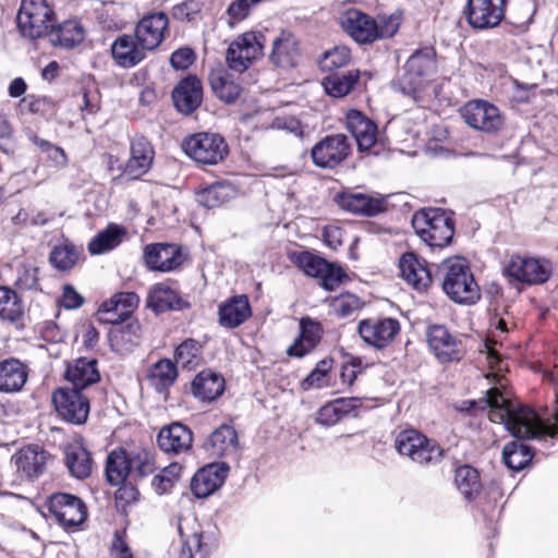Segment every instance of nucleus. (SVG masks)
I'll use <instances>...</instances> for the list:
<instances>
[{
    "mask_svg": "<svg viewBox=\"0 0 558 558\" xmlns=\"http://www.w3.org/2000/svg\"><path fill=\"white\" fill-rule=\"evenodd\" d=\"M230 473L226 461H214L201 466L190 481V490L197 499H206L218 492Z\"/></svg>",
    "mask_w": 558,
    "mask_h": 558,
    "instance_id": "obj_14",
    "label": "nucleus"
},
{
    "mask_svg": "<svg viewBox=\"0 0 558 558\" xmlns=\"http://www.w3.org/2000/svg\"><path fill=\"white\" fill-rule=\"evenodd\" d=\"M185 154L198 163L214 166L221 162L229 154L225 138L216 133H196L183 143Z\"/></svg>",
    "mask_w": 558,
    "mask_h": 558,
    "instance_id": "obj_11",
    "label": "nucleus"
},
{
    "mask_svg": "<svg viewBox=\"0 0 558 558\" xmlns=\"http://www.w3.org/2000/svg\"><path fill=\"white\" fill-rule=\"evenodd\" d=\"M515 327L517 323L509 306H505L501 312L495 308L489 317L490 336L486 339L485 345L487 348L501 347L504 338Z\"/></svg>",
    "mask_w": 558,
    "mask_h": 558,
    "instance_id": "obj_44",
    "label": "nucleus"
},
{
    "mask_svg": "<svg viewBox=\"0 0 558 558\" xmlns=\"http://www.w3.org/2000/svg\"><path fill=\"white\" fill-rule=\"evenodd\" d=\"M428 348L441 364L452 363L461 359L458 345L461 341L451 335L447 326L430 324L425 329Z\"/></svg>",
    "mask_w": 558,
    "mask_h": 558,
    "instance_id": "obj_21",
    "label": "nucleus"
},
{
    "mask_svg": "<svg viewBox=\"0 0 558 558\" xmlns=\"http://www.w3.org/2000/svg\"><path fill=\"white\" fill-rule=\"evenodd\" d=\"M351 60V52L347 47H336L327 51L319 64L324 71H333L347 65Z\"/></svg>",
    "mask_w": 558,
    "mask_h": 558,
    "instance_id": "obj_59",
    "label": "nucleus"
},
{
    "mask_svg": "<svg viewBox=\"0 0 558 558\" xmlns=\"http://www.w3.org/2000/svg\"><path fill=\"white\" fill-rule=\"evenodd\" d=\"M241 193L240 186L229 180L211 183L196 193L197 203L206 208L219 207Z\"/></svg>",
    "mask_w": 558,
    "mask_h": 558,
    "instance_id": "obj_38",
    "label": "nucleus"
},
{
    "mask_svg": "<svg viewBox=\"0 0 558 558\" xmlns=\"http://www.w3.org/2000/svg\"><path fill=\"white\" fill-rule=\"evenodd\" d=\"M463 121L472 129L484 133H496L504 125L499 109L485 100H471L461 108Z\"/></svg>",
    "mask_w": 558,
    "mask_h": 558,
    "instance_id": "obj_15",
    "label": "nucleus"
},
{
    "mask_svg": "<svg viewBox=\"0 0 558 558\" xmlns=\"http://www.w3.org/2000/svg\"><path fill=\"white\" fill-rule=\"evenodd\" d=\"M23 316L22 296L9 286H0V318L10 323H17Z\"/></svg>",
    "mask_w": 558,
    "mask_h": 558,
    "instance_id": "obj_49",
    "label": "nucleus"
},
{
    "mask_svg": "<svg viewBox=\"0 0 558 558\" xmlns=\"http://www.w3.org/2000/svg\"><path fill=\"white\" fill-rule=\"evenodd\" d=\"M182 466L178 462H171L163 468L153 478L151 485L158 495H165L171 492L175 483L179 481Z\"/></svg>",
    "mask_w": 558,
    "mask_h": 558,
    "instance_id": "obj_53",
    "label": "nucleus"
},
{
    "mask_svg": "<svg viewBox=\"0 0 558 558\" xmlns=\"http://www.w3.org/2000/svg\"><path fill=\"white\" fill-rule=\"evenodd\" d=\"M118 489L114 493L116 510L121 515H128V507L137 501L140 492L128 480L117 485Z\"/></svg>",
    "mask_w": 558,
    "mask_h": 558,
    "instance_id": "obj_57",
    "label": "nucleus"
},
{
    "mask_svg": "<svg viewBox=\"0 0 558 558\" xmlns=\"http://www.w3.org/2000/svg\"><path fill=\"white\" fill-rule=\"evenodd\" d=\"M434 68L435 60L432 49L426 48L415 51L405 62L403 73L396 83L398 90L416 100L417 93L434 71Z\"/></svg>",
    "mask_w": 558,
    "mask_h": 558,
    "instance_id": "obj_8",
    "label": "nucleus"
},
{
    "mask_svg": "<svg viewBox=\"0 0 558 558\" xmlns=\"http://www.w3.org/2000/svg\"><path fill=\"white\" fill-rule=\"evenodd\" d=\"M226 390V379L217 371L205 368L198 372L190 384L192 396L204 403H213Z\"/></svg>",
    "mask_w": 558,
    "mask_h": 558,
    "instance_id": "obj_27",
    "label": "nucleus"
},
{
    "mask_svg": "<svg viewBox=\"0 0 558 558\" xmlns=\"http://www.w3.org/2000/svg\"><path fill=\"white\" fill-rule=\"evenodd\" d=\"M299 47L295 38L289 32L281 31L272 41L270 59L275 65L282 69H290L299 61Z\"/></svg>",
    "mask_w": 558,
    "mask_h": 558,
    "instance_id": "obj_39",
    "label": "nucleus"
},
{
    "mask_svg": "<svg viewBox=\"0 0 558 558\" xmlns=\"http://www.w3.org/2000/svg\"><path fill=\"white\" fill-rule=\"evenodd\" d=\"M85 29L76 20L65 21L56 29H51L48 38L51 45L72 49L83 43Z\"/></svg>",
    "mask_w": 558,
    "mask_h": 558,
    "instance_id": "obj_43",
    "label": "nucleus"
},
{
    "mask_svg": "<svg viewBox=\"0 0 558 558\" xmlns=\"http://www.w3.org/2000/svg\"><path fill=\"white\" fill-rule=\"evenodd\" d=\"M137 456L123 447L112 449L105 461V478L110 486H117L128 480L134 472V461Z\"/></svg>",
    "mask_w": 558,
    "mask_h": 558,
    "instance_id": "obj_29",
    "label": "nucleus"
},
{
    "mask_svg": "<svg viewBox=\"0 0 558 558\" xmlns=\"http://www.w3.org/2000/svg\"><path fill=\"white\" fill-rule=\"evenodd\" d=\"M343 31L359 44H371L378 39L376 20L355 10L345 11L340 17Z\"/></svg>",
    "mask_w": 558,
    "mask_h": 558,
    "instance_id": "obj_26",
    "label": "nucleus"
},
{
    "mask_svg": "<svg viewBox=\"0 0 558 558\" xmlns=\"http://www.w3.org/2000/svg\"><path fill=\"white\" fill-rule=\"evenodd\" d=\"M52 20L53 11L45 0H23L16 17L19 31L28 39L48 35Z\"/></svg>",
    "mask_w": 558,
    "mask_h": 558,
    "instance_id": "obj_10",
    "label": "nucleus"
},
{
    "mask_svg": "<svg viewBox=\"0 0 558 558\" xmlns=\"http://www.w3.org/2000/svg\"><path fill=\"white\" fill-rule=\"evenodd\" d=\"M107 340L112 352H118L119 342L123 343L128 350L137 347L142 340V325L135 318L129 320L121 328H110L107 332Z\"/></svg>",
    "mask_w": 558,
    "mask_h": 558,
    "instance_id": "obj_46",
    "label": "nucleus"
},
{
    "mask_svg": "<svg viewBox=\"0 0 558 558\" xmlns=\"http://www.w3.org/2000/svg\"><path fill=\"white\" fill-rule=\"evenodd\" d=\"M46 508L68 533L80 531L88 519L86 502L72 493H52L46 499Z\"/></svg>",
    "mask_w": 558,
    "mask_h": 558,
    "instance_id": "obj_6",
    "label": "nucleus"
},
{
    "mask_svg": "<svg viewBox=\"0 0 558 558\" xmlns=\"http://www.w3.org/2000/svg\"><path fill=\"white\" fill-rule=\"evenodd\" d=\"M202 350L203 345L199 341L194 338H186L174 348V363H181L185 367L201 356Z\"/></svg>",
    "mask_w": 558,
    "mask_h": 558,
    "instance_id": "obj_56",
    "label": "nucleus"
},
{
    "mask_svg": "<svg viewBox=\"0 0 558 558\" xmlns=\"http://www.w3.org/2000/svg\"><path fill=\"white\" fill-rule=\"evenodd\" d=\"M399 276L418 292L427 291L433 283L429 263L414 251H405L399 257Z\"/></svg>",
    "mask_w": 558,
    "mask_h": 558,
    "instance_id": "obj_18",
    "label": "nucleus"
},
{
    "mask_svg": "<svg viewBox=\"0 0 558 558\" xmlns=\"http://www.w3.org/2000/svg\"><path fill=\"white\" fill-rule=\"evenodd\" d=\"M28 379L27 366L16 357L0 361V392H20Z\"/></svg>",
    "mask_w": 558,
    "mask_h": 558,
    "instance_id": "obj_36",
    "label": "nucleus"
},
{
    "mask_svg": "<svg viewBox=\"0 0 558 558\" xmlns=\"http://www.w3.org/2000/svg\"><path fill=\"white\" fill-rule=\"evenodd\" d=\"M359 71L333 73L324 78L323 85L326 93L332 97L347 96L357 83Z\"/></svg>",
    "mask_w": 558,
    "mask_h": 558,
    "instance_id": "obj_51",
    "label": "nucleus"
},
{
    "mask_svg": "<svg viewBox=\"0 0 558 558\" xmlns=\"http://www.w3.org/2000/svg\"><path fill=\"white\" fill-rule=\"evenodd\" d=\"M324 328L320 322L310 316H303L299 320V335L293 343L287 348V355L302 359L311 353L322 341Z\"/></svg>",
    "mask_w": 558,
    "mask_h": 558,
    "instance_id": "obj_24",
    "label": "nucleus"
},
{
    "mask_svg": "<svg viewBox=\"0 0 558 558\" xmlns=\"http://www.w3.org/2000/svg\"><path fill=\"white\" fill-rule=\"evenodd\" d=\"M29 141L36 145L43 153L47 155L56 165H64L66 156L62 148L53 145L52 143L40 138L34 133L28 134Z\"/></svg>",
    "mask_w": 558,
    "mask_h": 558,
    "instance_id": "obj_60",
    "label": "nucleus"
},
{
    "mask_svg": "<svg viewBox=\"0 0 558 558\" xmlns=\"http://www.w3.org/2000/svg\"><path fill=\"white\" fill-rule=\"evenodd\" d=\"M505 8L506 0H468L463 13L472 28L489 29L500 24Z\"/></svg>",
    "mask_w": 558,
    "mask_h": 558,
    "instance_id": "obj_17",
    "label": "nucleus"
},
{
    "mask_svg": "<svg viewBox=\"0 0 558 558\" xmlns=\"http://www.w3.org/2000/svg\"><path fill=\"white\" fill-rule=\"evenodd\" d=\"M96 357L78 356L65 361L63 379L71 384V388L86 390L101 380V373Z\"/></svg>",
    "mask_w": 558,
    "mask_h": 558,
    "instance_id": "obj_20",
    "label": "nucleus"
},
{
    "mask_svg": "<svg viewBox=\"0 0 558 558\" xmlns=\"http://www.w3.org/2000/svg\"><path fill=\"white\" fill-rule=\"evenodd\" d=\"M57 415L73 425H84L90 413V400L84 391L68 386L57 387L51 393Z\"/></svg>",
    "mask_w": 558,
    "mask_h": 558,
    "instance_id": "obj_7",
    "label": "nucleus"
},
{
    "mask_svg": "<svg viewBox=\"0 0 558 558\" xmlns=\"http://www.w3.org/2000/svg\"><path fill=\"white\" fill-rule=\"evenodd\" d=\"M146 307L155 315L166 312H182L191 308V303L166 282L153 284L146 298Z\"/></svg>",
    "mask_w": 558,
    "mask_h": 558,
    "instance_id": "obj_23",
    "label": "nucleus"
},
{
    "mask_svg": "<svg viewBox=\"0 0 558 558\" xmlns=\"http://www.w3.org/2000/svg\"><path fill=\"white\" fill-rule=\"evenodd\" d=\"M265 36L258 32H245L228 47L226 62L231 71L243 73L263 56Z\"/></svg>",
    "mask_w": 558,
    "mask_h": 558,
    "instance_id": "obj_12",
    "label": "nucleus"
},
{
    "mask_svg": "<svg viewBox=\"0 0 558 558\" xmlns=\"http://www.w3.org/2000/svg\"><path fill=\"white\" fill-rule=\"evenodd\" d=\"M395 449L421 466L438 465L448 453L436 439L415 428L400 430L395 438Z\"/></svg>",
    "mask_w": 558,
    "mask_h": 558,
    "instance_id": "obj_4",
    "label": "nucleus"
},
{
    "mask_svg": "<svg viewBox=\"0 0 558 558\" xmlns=\"http://www.w3.org/2000/svg\"><path fill=\"white\" fill-rule=\"evenodd\" d=\"M84 303L85 298L75 289L73 284H63L61 298L59 300L60 306L66 311H74L83 306Z\"/></svg>",
    "mask_w": 558,
    "mask_h": 558,
    "instance_id": "obj_61",
    "label": "nucleus"
},
{
    "mask_svg": "<svg viewBox=\"0 0 558 558\" xmlns=\"http://www.w3.org/2000/svg\"><path fill=\"white\" fill-rule=\"evenodd\" d=\"M208 82L213 93L223 102L233 104L239 98L242 87L222 69H213L208 75Z\"/></svg>",
    "mask_w": 558,
    "mask_h": 558,
    "instance_id": "obj_42",
    "label": "nucleus"
},
{
    "mask_svg": "<svg viewBox=\"0 0 558 558\" xmlns=\"http://www.w3.org/2000/svg\"><path fill=\"white\" fill-rule=\"evenodd\" d=\"M186 258L187 251L183 245L167 242L147 244L143 251L144 265L150 271H174Z\"/></svg>",
    "mask_w": 558,
    "mask_h": 558,
    "instance_id": "obj_13",
    "label": "nucleus"
},
{
    "mask_svg": "<svg viewBox=\"0 0 558 558\" xmlns=\"http://www.w3.org/2000/svg\"><path fill=\"white\" fill-rule=\"evenodd\" d=\"M441 266L445 269L441 289L447 298L458 305H475L481 300V289L469 260L454 255L444 259Z\"/></svg>",
    "mask_w": 558,
    "mask_h": 558,
    "instance_id": "obj_3",
    "label": "nucleus"
},
{
    "mask_svg": "<svg viewBox=\"0 0 558 558\" xmlns=\"http://www.w3.org/2000/svg\"><path fill=\"white\" fill-rule=\"evenodd\" d=\"M125 530H116L111 543L113 558H134L131 547L126 543Z\"/></svg>",
    "mask_w": 558,
    "mask_h": 558,
    "instance_id": "obj_64",
    "label": "nucleus"
},
{
    "mask_svg": "<svg viewBox=\"0 0 558 558\" xmlns=\"http://www.w3.org/2000/svg\"><path fill=\"white\" fill-rule=\"evenodd\" d=\"M179 372L177 364L168 359H160L155 362L147 373V379L158 393H162L175 383Z\"/></svg>",
    "mask_w": 558,
    "mask_h": 558,
    "instance_id": "obj_45",
    "label": "nucleus"
},
{
    "mask_svg": "<svg viewBox=\"0 0 558 558\" xmlns=\"http://www.w3.org/2000/svg\"><path fill=\"white\" fill-rule=\"evenodd\" d=\"M155 149L144 135H135L130 143V158L125 163L124 172L146 174L151 170Z\"/></svg>",
    "mask_w": 558,
    "mask_h": 558,
    "instance_id": "obj_33",
    "label": "nucleus"
},
{
    "mask_svg": "<svg viewBox=\"0 0 558 558\" xmlns=\"http://www.w3.org/2000/svg\"><path fill=\"white\" fill-rule=\"evenodd\" d=\"M49 453L38 445H29L17 450L11 458L19 472L34 480L43 474Z\"/></svg>",
    "mask_w": 558,
    "mask_h": 558,
    "instance_id": "obj_32",
    "label": "nucleus"
},
{
    "mask_svg": "<svg viewBox=\"0 0 558 558\" xmlns=\"http://www.w3.org/2000/svg\"><path fill=\"white\" fill-rule=\"evenodd\" d=\"M202 3L198 0H184L173 5L171 14L180 21H191L201 11Z\"/></svg>",
    "mask_w": 558,
    "mask_h": 558,
    "instance_id": "obj_63",
    "label": "nucleus"
},
{
    "mask_svg": "<svg viewBox=\"0 0 558 558\" xmlns=\"http://www.w3.org/2000/svg\"><path fill=\"white\" fill-rule=\"evenodd\" d=\"M126 232V228L121 225L108 223L105 229L97 232L88 242L87 248L89 254L96 256L114 250L121 244Z\"/></svg>",
    "mask_w": 558,
    "mask_h": 558,
    "instance_id": "obj_41",
    "label": "nucleus"
},
{
    "mask_svg": "<svg viewBox=\"0 0 558 558\" xmlns=\"http://www.w3.org/2000/svg\"><path fill=\"white\" fill-rule=\"evenodd\" d=\"M14 287L21 291L34 290L41 292L43 289L39 284V268L25 264L22 265L17 270Z\"/></svg>",
    "mask_w": 558,
    "mask_h": 558,
    "instance_id": "obj_58",
    "label": "nucleus"
},
{
    "mask_svg": "<svg viewBox=\"0 0 558 558\" xmlns=\"http://www.w3.org/2000/svg\"><path fill=\"white\" fill-rule=\"evenodd\" d=\"M111 56L114 62L124 69L134 68L146 58L147 50L133 36H118L111 45Z\"/></svg>",
    "mask_w": 558,
    "mask_h": 558,
    "instance_id": "obj_34",
    "label": "nucleus"
},
{
    "mask_svg": "<svg viewBox=\"0 0 558 558\" xmlns=\"http://www.w3.org/2000/svg\"><path fill=\"white\" fill-rule=\"evenodd\" d=\"M218 323L227 329L243 325L252 316V307L246 294H235L218 306Z\"/></svg>",
    "mask_w": 558,
    "mask_h": 558,
    "instance_id": "obj_30",
    "label": "nucleus"
},
{
    "mask_svg": "<svg viewBox=\"0 0 558 558\" xmlns=\"http://www.w3.org/2000/svg\"><path fill=\"white\" fill-rule=\"evenodd\" d=\"M553 274V265L545 257L512 254L502 268V276L518 292L526 287L546 283Z\"/></svg>",
    "mask_w": 558,
    "mask_h": 558,
    "instance_id": "obj_5",
    "label": "nucleus"
},
{
    "mask_svg": "<svg viewBox=\"0 0 558 558\" xmlns=\"http://www.w3.org/2000/svg\"><path fill=\"white\" fill-rule=\"evenodd\" d=\"M288 257L306 277L314 279L319 277L323 267L327 265V259L322 254L311 250L293 251Z\"/></svg>",
    "mask_w": 558,
    "mask_h": 558,
    "instance_id": "obj_47",
    "label": "nucleus"
},
{
    "mask_svg": "<svg viewBox=\"0 0 558 558\" xmlns=\"http://www.w3.org/2000/svg\"><path fill=\"white\" fill-rule=\"evenodd\" d=\"M454 482L468 501L474 500L482 489L480 472L469 464H463L456 469Z\"/></svg>",
    "mask_w": 558,
    "mask_h": 558,
    "instance_id": "obj_48",
    "label": "nucleus"
},
{
    "mask_svg": "<svg viewBox=\"0 0 558 558\" xmlns=\"http://www.w3.org/2000/svg\"><path fill=\"white\" fill-rule=\"evenodd\" d=\"M48 260L58 271L71 270L78 260V251L73 243L58 244L49 253Z\"/></svg>",
    "mask_w": 558,
    "mask_h": 558,
    "instance_id": "obj_52",
    "label": "nucleus"
},
{
    "mask_svg": "<svg viewBox=\"0 0 558 558\" xmlns=\"http://www.w3.org/2000/svg\"><path fill=\"white\" fill-rule=\"evenodd\" d=\"M513 439L507 442L501 451L505 466L513 472H520L533 464L536 449L527 444L529 440H537L546 447H551L558 440V414L554 422L530 425L521 429L510 430Z\"/></svg>",
    "mask_w": 558,
    "mask_h": 558,
    "instance_id": "obj_1",
    "label": "nucleus"
},
{
    "mask_svg": "<svg viewBox=\"0 0 558 558\" xmlns=\"http://www.w3.org/2000/svg\"><path fill=\"white\" fill-rule=\"evenodd\" d=\"M229 447L233 450L239 448V435L233 426L226 423L215 428L202 445L205 451L220 458L226 456Z\"/></svg>",
    "mask_w": 558,
    "mask_h": 558,
    "instance_id": "obj_40",
    "label": "nucleus"
},
{
    "mask_svg": "<svg viewBox=\"0 0 558 558\" xmlns=\"http://www.w3.org/2000/svg\"><path fill=\"white\" fill-rule=\"evenodd\" d=\"M362 408L359 397H340L323 404L315 413V422L331 427L347 416L357 417Z\"/></svg>",
    "mask_w": 558,
    "mask_h": 558,
    "instance_id": "obj_25",
    "label": "nucleus"
},
{
    "mask_svg": "<svg viewBox=\"0 0 558 558\" xmlns=\"http://www.w3.org/2000/svg\"><path fill=\"white\" fill-rule=\"evenodd\" d=\"M214 541L213 534L194 532L182 543L179 558H209Z\"/></svg>",
    "mask_w": 558,
    "mask_h": 558,
    "instance_id": "obj_50",
    "label": "nucleus"
},
{
    "mask_svg": "<svg viewBox=\"0 0 558 558\" xmlns=\"http://www.w3.org/2000/svg\"><path fill=\"white\" fill-rule=\"evenodd\" d=\"M172 99L180 112L191 114L202 104L203 87L201 81L196 76H187L180 81L172 92Z\"/></svg>",
    "mask_w": 558,
    "mask_h": 558,
    "instance_id": "obj_35",
    "label": "nucleus"
},
{
    "mask_svg": "<svg viewBox=\"0 0 558 558\" xmlns=\"http://www.w3.org/2000/svg\"><path fill=\"white\" fill-rule=\"evenodd\" d=\"M351 146L343 134L324 137L312 148V159L322 169H335L350 154Z\"/></svg>",
    "mask_w": 558,
    "mask_h": 558,
    "instance_id": "obj_19",
    "label": "nucleus"
},
{
    "mask_svg": "<svg viewBox=\"0 0 558 558\" xmlns=\"http://www.w3.org/2000/svg\"><path fill=\"white\" fill-rule=\"evenodd\" d=\"M400 322L395 317L379 318L374 324V332H376L377 349H385L389 345L396 336L400 332Z\"/></svg>",
    "mask_w": 558,
    "mask_h": 558,
    "instance_id": "obj_55",
    "label": "nucleus"
},
{
    "mask_svg": "<svg viewBox=\"0 0 558 558\" xmlns=\"http://www.w3.org/2000/svg\"><path fill=\"white\" fill-rule=\"evenodd\" d=\"M349 279L344 268L337 262L327 260L326 267H323L317 280L319 286L328 292L335 291L339 284Z\"/></svg>",
    "mask_w": 558,
    "mask_h": 558,
    "instance_id": "obj_54",
    "label": "nucleus"
},
{
    "mask_svg": "<svg viewBox=\"0 0 558 558\" xmlns=\"http://www.w3.org/2000/svg\"><path fill=\"white\" fill-rule=\"evenodd\" d=\"M389 195L373 196L362 192L341 191L333 196L338 207L357 216L376 217L388 210Z\"/></svg>",
    "mask_w": 558,
    "mask_h": 558,
    "instance_id": "obj_16",
    "label": "nucleus"
},
{
    "mask_svg": "<svg viewBox=\"0 0 558 558\" xmlns=\"http://www.w3.org/2000/svg\"><path fill=\"white\" fill-rule=\"evenodd\" d=\"M193 432L180 421L171 422L160 428L157 445L166 453L178 454L192 448Z\"/></svg>",
    "mask_w": 558,
    "mask_h": 558,
    "instance_id": "obj_28",
    "label": "nucleus"
},
{
    "mask_svg": "<svg viewBox=\"0 0 558 558\" xmlns=\"http://www.w3.org/2000/svg\"><path fill=\"white\" fill-rule=\"evenodd\" d=\"M454 213L440 207H423L413 213L411 226L432 251L452 244L456 233Z\"/></svg>",
    "mask_w": 558,
    "mask_h": 558,
    "instance_id": "obj_2",
    "label": "nucleus"
},
{
    "mask_svg": "<svg viewBox=\"0 0 558 558\" xmlns=\"http://www.w3.org/2000/svg\"><path fill=\"white\" fill-rule=\"evenodd\" d=\"M488 418L493 423L502 424L505 429L510 434V430L521 429L530 425L531 420L534 417V411L518 402H511L506 395L496 389L492 398V407L487 409Z\"/></svg>",
    "mask_w": 558,
    "mask_h": 558,
    "instance_id": "obj_9",
    "label": "nucleus"
},
{
    "mask_svg": "<svg viewBox=\"0 0 558 558\" xmlns=\"http://www.w3.org/2000/svg\"><path fill=\"white\" fill-rule=\"evenodd\" d=\"M260 0H234L228 9L227 14L230 19L229 24L234 22H241L246 19L250 14V10L253 5L257 4Z\"/></svg>",
    "mask_w": 558,
    "mask_h": 558,
    "instance_id": "obj_62",
    "label": "nucleus"
},
{
    "mask_svg": "<svg viewBox=\"0 0 558 558\" xmlns=\"http://www.w3.org/2000/svg\"><path fill=\"white\" fill-rule=\"evenodd\" d=\"M347 130L355 138L359 150H369L377 142L376 124L359 110H349L345 117Z\"/></svg>",
    "mask_w": 558,
    "mask_h": 558,
    "instance_id": "obj_31",
    "label": "nucleus"
},
{
    "mask_svg": "<svg viewBox=\"0 0 558 558\" xmlns=\"http://www.w3.org/2000/svg\"><path fill=\"white\" fill-rule=\"evenodd\" d=\"M62 449L70 476L80 481L89 477L93 469V457L89 450L82 442L80 445L66 442Z\"/></svg>",
    "mask_w": 558,
    "mask_h": 558,
    "instance_id": "obj_37",
    "label": "nucleus"
},
{
    "mask_svg": "<svg viewBox=\"0 0 558 558\" xmlns=\"http://www.w3.org/2000/svg\"><path fill=\"white\" fill-rule=\"evenodd\" d=\"M169 32V19L166 13L157 12L142 17L135 26L134 36L147 51L157 49Z\"/></svg>",
    "mask_w": 558,
    "mask_h": 558,
    "instance_id": "obj_22",
    "label": "nucleus"
}]
</instances>
